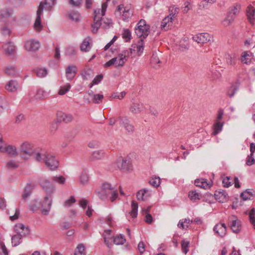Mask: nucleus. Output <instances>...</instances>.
I'll return each instance as SVG.
<instances>
[{
	"instance_id": "nucleus-56",
	"label": "nucleus",
	"mask_w": 255,
	"mask_h": 255,
	"mask_svg": "<svg viewBox=\"0 0 255 255\" xmlns=\"http://www.w3.org/2000/svg\"><path fill=\"white\" fill-rule=\"evenodd\" d=\"M245 46L247 48L250 46L255 47V36H253L251 38H249L245 42Z\"/></svg>"
},
{
	"instance_id": "nucleus-13",
	"label": "nucleus",
	"mask_w": 255,
	"mask_h": 255,
	"mask_svg": "<svg viewBox=\"0 0 255 255\" xmlns=\"http://www.w3.org/2000/svg\"><path fill=\"white\" fill-rule=\"evenodd\" d=\"M229 225L234 233H238L241 230V224L237 217L232 216L229 218Z\"/></svg>"
},
{
	"instance_id": "nucleus-12",
	"label": "nucleus",
	"mask_w": 255,
	"mask_h": 255,
	"mask_svg": "<svg viewBox=\"0 0 255 255\" xmlns=\"http://www.w3.org/2000/svg\"><path fill=\"white\" fill-rule=\"evenodd\" d=\"M192 39L198 43L203 44L211 41L212 37L208 33H202L193 36Z\"/></svg>"
},
{
	"instance_id": "nucleus-34",
	"label": "nucleus",
	"mask_w": 255,
	"mask_h": 255,
	"mask_svg": "<svg viewBox=\"0 0 255 255\" xmlns=\"http://www.w3.org/2000/svg\"><path fill=\"white\" fill-rule=\"evenodd\" d=\"M188 196L192 202H196L197 200L201 199L202 195L197 192L196 190H191L189 192Z\"/></svg>"
},
{
	"instance_id": "nucleus-19",
	"label": "nucleus",
	"mask_w": 255,
	"mask_h": 255,
	"mask_svg": "<svg viewBox=\"0 0 255 255\" xmlns=\"http://www.w3.org/2000/svg\"><path fill=\"white\" fill-rule=\"evenodd\" d=\"M24 47L27 51H35L39 49L40 44L38 41L30 39L25 42Z\"/></svg>"
},
{
	"instance_id": "nucleus-52",
	"label": "nucleus",
	"mask_w": 255,
	"mask_h": 255,
	"mask_svg": "<svg viewBox=\"0 0 255 255\" xmlns=\"http://www.w3.org/2000/svg\"><path fill=\"white\" fill-rule=\"evenodd\" d=\"M126 242V239L123 235H120L114 239V243L116 245H123Z\"/></svg>"
},
{
	"instance_id": "nucleus-55",
	"label": "nucleus",
	"mask_w": 255,
	"mask_h": 255,
	"mask_svg": "<svg viewBox=\"0 0 255 255\" xmlns=\"http://www.w3.org/2000/svg\"><path fill=\"white\" fill-rule=\"evenodd\" d=\"M249 219L251 223L255 229V209L252 208L249 213Z\"/></svg>"
},
{
	"instance_id": "nucleus-41",
	"label": "nucleus",
	"mask_w": 255,
	"mask_h": 255,
	"mask_svg": "<svg viewBox=\"0 0 255 255\" xmlns=\"http://www.w3.org/2000/svg\"><path fill=\"white\" fill-rule=\"evenodd\" d=\"M37 77L43 78L47 75V71L45 68H37L34 70Z\"/></svg>"
},
{
	"instance_id": "nucleus-36",
	"label": "nucleus",
	"mask_w": 255,
	"mask_h": 255,
	"mask_svg": "<svg viewBox=\"0 0 255 255\" xmlns=\"http://www.w3.org/2000/svg\"><path fill=\"white\" fill-rule=\"evenodd\" d=\"M235 18L228 13L226 17L222 21V24L224 26L227 27L231 24L235 20Z\"/></svg>"
},
{
	"instance_id": "nucleus-53",
	"label": "nucleus",
	"mask_w": 255,
	"mask_h": 255,
	"mask_svg": "<svg viewBox=\"0 0 255 255\" xmlns=\"http://www.w3.org/2000/svg\"><path fill=\"white\" fill-rule=\"evenodd\" d=\"M71 88V85L70 84L68 83L64 85V86L61 87L59 91L58 94L60 95H64L68 91H69Z\"/></svg>"
},
{
	"instance_id": "nucleus-54",
	"label": "nucleus",
	"mask_w": 255,
	"mask_h": 255,
	"mask_svg": "<svg viewBox=\"0 0 255 255\" xmlns=\"http://www.w3.org/2000/svg\"><path fill=\"white\" fill-rule=\"evenodd\" d=\"M126 95V92L125 91H123L121 93L114 92L111 95V98L113 99H118L119 100H121L125 97Z\"/></svg>"
},
{
	"instance_id": "nucleus-32",
	"label": "nucleus",
	"mask_w": 255,
	"mask_h": 255,
	"mask_svg": "<svg viewBox=\"0 0 255 255\" xmlns=\"http://www.w3.org/2000/svg\"><path fill=\"white\" fill-rule=\"evenodd\" d=\"M89 180V176L87 170H83L79 176L80 183L83 185H85L88 183Z\"/></svg>"
},
{
	"instance_id": "nucleus-18",
	"label": "nucleus",
	"mask_w": 255,
	"mask_h": 255,
	"mask_svg": "<svg viewBox=\"0 0 255 255\" xmlns=\"http://www.w3.org/2000/svg\"><path fill=\"white\" fill-rule=\"evenodd\" d=\"M14 230L17 235H19L22 237L28 235L29 233L28 228L20 223L17 224L15 226Z\"/></svg>"
},
{
	"instance_id": "nucleus-31",
	"label": "nucleus",
	"mask_w": 255,
	"mask_h": 255,
	"mask_svg": "<svg viewBox=\"0 0 255 255\" xmlns=\"http://www.w3.org/2000/svg\"><path fill=\"white\" fill-rule=\"evenodd\" d=\"M195 184L196 186L206 189L209 188L211 184L208 182L207 180L204 178L197 179L195 180Z\"/></svg>"
},
{
	"instance_id": "nucleus-3",
	"label": "nucleus",
	"mask_w": 255,
	"mask_h": 255,
	"mask_svg": "<svg viewBox=\"0 0 255 255\" xmlns=\"http://www.w3.org/2000/svg\"><path fill=\"white\" fill-rule=\"evenodd\" d=\"M97 196L101 200H105L111 194L110 197V201L113 202L119 196V194L116 187H113L112 185L109 183H104L101 186L100 191L96 192Z\"/></svg>"
},
{
	"instance_id": "nucleus-10",
	"label": "nucleus",
	"mask_w": 255,
	"mask_h": 255,
	"mask_svg": "<svg viewBox=\"0 0 255 255\" xmlns=\"http://www.w3.org/2000/svg\"><path fill=\"white\" fill-rule=\"evenodd\" d=\"M133 12L132 9L128 7H125L123 4L119 5L116 11V14L122 16L124 21H128L129 18L132 16Z\"/></svg>"
},
{
	"instance_id": "nucleus-62",
	"label": "nucleus",
	"mask_w": 255,
	"mask_h": 255,
	"mask_svg": "<svg viewBox=\"0 0 255 255\" xmlns=\"http://www.w3.org/2000/svg\"><path fill=\"white\" fill-rule=\"evenodd\" d=\"M76 53L75 48L73 46H68L65 50V54L68 56H73Z\"/></svg>"
},
{
	"instance_id": "nucleus-58",
	"label": "nucleus",
	"mask_w": 255,
	"mask_h": 255,
	"mask_svg": "<svg viewBox=\"0 0 255 255\" xmlns=\"http://www.w3.org/2000/svg\"><path fill=\"white\" fill-rule=\"evenodd\" d=\"M65 180V178L62 176H55L52 178L53 182H57L60 184H64Z\"/></svg>"
},
{
	"instance_id": "nucleus-29",
	"label": "nucleus",
	"mask_w": 255,
	"mask_h": 255,
	"mask_svg": "<svg viewBox=\"0 0 255 255\" xmlns=\"http://www.w3.org/2000/svg\"><path fill=\"white\" fill-rule=\"evenodd\" d=\"M253 53L250 51H244L241 55V61L244 64H249L251 62Z\"/></svg>"
},
{
	"instance_id": "nucleus-11",
	"label": "nucleus",
	"mask_w": 255,
	"mask_h": 255,
	"mask_svg": "<svg viewBox=\"0 0 255 255\" xmlns=\"http://www.w3.org/2000/svg\"><path fill=\"white\" fill-rule=\"evenodd\" d=\"M117 163L118 167L123 171L130 172L132 170V165L130 158H119Z\"/></svg>"
},
{
	"instance_id": "nucleus-26",
	"label": "nucleus",
	"mask_w": 255,
	"mask_h": 255,
	"mask_svg": "<svg viewBox=\"0 0 255 255\" xmlns=\"http://www.w3.org/2000/svg\"><path fill=\"white\" fill-rule=\"evenodd\" d=\"M247 15L250 22L252 24L255 23V9L252 6L249 5L247 9Z\"/></svg>"
},
{
	"instance_id": "nucleus-48",
	"label": "nucleus",
	"mask_w": 255,
	"mask_h": 255,
	"mask_svg": "<svg viewBox=\"0 0 255 255\" xmlns=\"http://www.w3.org/2000/svg\"><path fill=\"white\" fill-rule=\"evenodd\" d=\"M192 222L189 219H185L184 221L180 220L177 226L179 228L185 229L188 228V224Z\"/></svg>"
},
{
	"instance_id": "nucleus-39",
	"label": "nucleus",
	"mask_w": 255,
	"mask_h": 255,
	"mask_svg": "<svg viewBox=\"0 0 255 255\" xmlns=\"http://www.w3.org/2000/svg\"><path fill=\"white\" fill-rule=\"evenodd\" d=\"M32 191V186L30 184H27L24 190V192L22 195V198L26 200L29 197Z\"/></svg>"
},
{
	"instance_id": "nucleus-49",
	"label": "nucleus",
	"mask_w": 255,
	"mask_h": 255,
	"mask_svg": "<svg viewBox=\"0 0 255 255\" xmlns=\"http://www.w3.org/2000/svg\"><path fill=\"white\" fill-rule=\"evenodd\" d=\"M149 183L154 187H158L160 184V178L159 177H152Z\"/></svg>"
},
{
	"instance_id": "nucleus-64",
	"label": "nucleus",
	"mask_w": 255,
	"mask_h": 255,
	"mask_svg": "<svg viewBox=\"0 0 255 255\" xmlns=\"http://www.w3.org/2000/svg\"><path fill=\"white\" fill-rule=\"evenodd\" d=\"M189 242L188 241L184 240L182 241L181 243V247L183 253L186 254L189 251L188 247H189Z\"/></svg>"
},
{
	"instance_id": "nucleus-20",
	"label": "nucleus",
	"mask_w": 255,
	"mask_h": 255,
	"mask_svg": "<svg viewBox=\"0 0 255 255\" xmlns=\"http://www.w3.org/2000/svg\"><path fill=\"white\" fill-rule=\"evenodd\" d=\"M77 68L74 65L68 66L65 70L66 77L68 81H71L76 75Z\"/></svg>"
},
{
	"instance_id": "nucleus-23",
	"label": "nucleus",
	"mask_w": 255,
	"mask_h": 255,
	"mask_svg": "<svg viewBox=\"0 0 255 255\" xmlns=\"http://www.w3.org/2000/svg\"><path fill=\"white\" fill-rule=\"evenodd\" d=\"M237 56L234 52L227 53L225 55L226 62L228 65L234 66L236 63Z\"/></svg>"
},
{
	"instance_id": "nucleus-30",
	"label": "nucleus",
	"mask_w": 255,
	"mask_h": 255,
	"mask_svg": "<svg viewBox=\"0 0 255 255\" xmlns=\"http://www.w3.org/2000/svg\"><path fill=\"white\" fill-rule=\"evenodd\" d=\"M48 94L42 89H38L35 93L34 99L36 101L43 100L47 98Z\"/></svg>"
},
{
	"instance_id": "nucleus-21",
	"label": "nucleus",
	"mask_w": 255,
	"mask_h": 255,
	"mask_svg": "<svg viewBox=\"0 0 255 255\" xmlns=\"http://www.w3.org/2000/svg\"><path fill=\"white\" fill-rule=\"evenodd\" d=\"M213 230L218 236L223 237L226 234L227 227L224 223L217 224L214 226Z\"/></svg>"
},
{
	"instance_id": "nucleus-60",
	"label": "nucleus",
	"mask_w": 255,
	"mask_h": 255,
	"mask_svg": "<svg viewBox=\"0 0 255 255\" xmlns=\"http://www.w3.org/2000/svg\"><path fill=\"white\" fill-rule=\"evenodd\" d=\"M252 197V193L248 190H246L245 192H243L241 194V197L243 199V200H250Z\"/></svg>"
},
{
	"instance_id": "nucleus-5",
	"label": "nucleus",
	"mask_w": 255,
	"mask_h": 255,
	"mask_svg": "<svg viewBox=\"0 0 255 255\" xmlns=\"http://www.w3.org/2000/svg\"><path fill=\"white\" fill-rule=\"evenodd\" d=\"M128 55V51L124 50L122 53L119 54L117 57L111 59L107 62L105 64V66L109 67L112 65H115L116 67H122L127 61Z\"/></svg>"
},
{
	"instance_id": "nucleus-15",
	"label": "nucleus",
	"mask_w": 255,
	"mask_h": 255,
	"mask_svg": "<svg viewBox=\"0 0 255 255\" xmlns=\"http://www.w3.org/2000/svg\"><path fill=\"white\" fill-rule=\"evenodd\" d=\"M120 121V125L123 126L129 133H132L134 130V126L130 123L127 117H119L118 118Z\"/></svg>"
},
{
	"instance_id": "nucleus-57",
	"label": "nucleus",
	"mask_w": 255,
	"mask_h": 255,
	"mask_svg": "<svg viewBox=\"0 0 255 255\" xmlns=\"http://www.w3.org/2000/svg\"><path fill=\"white\" fill-rule=\"evenodd\" d=\"M103 78V75L102 74H100L97 75L95 78L92 81L91 83L90 88H91L94 85H97L101 82Z\"/></svg>"
},
{
	"instance_id": "nucleus-25",
	"label": "nucleus",
	"mask_w": 255,
	"mask_h": 255,
	"mask_svg": "<svg viewBox=\"0 0 255 255\" xmlns=\"http://www.w3.org/2000/svg\"><path fill=\"white\" fill-rule=\"evenodd\" d=\"M5 87L8 91L14 92L20 88V86L16 81L11 80L7 83Z\"/></svg>"
},
{
	"instance_id": "nucleus-50",
	"label": "nucleus",
	"mask_w": 255,
	"mask_h": 255,
	"mask_svg": "<svg viewBox=\"0 0 255 255\" xmlns=\"http://www.w3.org/2000/svg\"><path fill=\"white\" fill-rule=\"evenodd\" d=\"M135 48L136 49H134V50L137 51L138 55H140L143 52L144 49V43L142 38L139 40L137 45Z\"/></svg>"
},
{
	"instance_id": "nucleus-63",
	"label": "nucleus",
	"mask_w": 255,
	"mask_h": 255,
	"mask_svg": "<svg viewBox=\"0 0 255 255\" xmlns=\"http://www.w3.org/2000/svg\"><path fill=\"white\" fill-rule=\"evenodd\" d=\"M5 72L7 74L12 76H17V72L15 70V69L14 67L12 66L6 68L5 70Z\"/></svg>"
},
{
	"instance_id": "nucleus-35",
	"label": "nucleus",
	"mask_w": 255,
	"mask_h": 255,
	"mask_svg": "<svg viewBox=\"0 0 255 255\" xmlns=\"http://www.w3.org/2000/svg\"><path fill=\"white\" fill-rule=\"evenodd\" d=\"M57 116L59 120L62 121L66 123L70 122L73 119L72 115L61 112L58 113Z\"/></svg>"
},
{
	"instance_id": "nucleus-51",
	"label": "nucleus",
	"mask_w": 255,
	"mask_h": 255,
	"mask_svg": "<svg viewBox=\"0 0 255 255\" xmlns=\"http://www.w3.org/2000/svg\"><path fill=\"white\" fill-rule=\"evenodd\" d=\"M80 13L77 11H73L69 14V18L74 21H78L80 19Z\"/></svg>"
},
{
	"instance_id": "nucleus-28",
	"label": "nucleus",
	"mask_w": 255,
	"mask_h": 255,
	"mask_svg": "<svg viewBox=\"0 0 255 255\" xmlns=\"http://www.w3.org/2000/svg\"><path fill=\"white\" fill-rule=\"evenodd\" d=\"M4 52L7 55L13 54L15 51V47L13 43L8 42L3 45Z\"/></svg>"
},
{
	"instance_id": "nucleus-61",
	"label": "nucleus",
	"mask_w": 255,
	"mask_h": 255,
	"mask_svg": "<svg viewBox=\"0 0 255 255\" xmlns=\"http://www.w3.org/2000/svg\"><path fill=\"white\" fill-rule=\"evenodd\" d=\"M0 31L3 35H9L11 33L10 29L7 25H3L0 28Z\"/></svg>"
},
{
	"instance_id": "nucleus-33",
	"label": "nucleus",
	"mask_w": 255,
	"mask_h": 255,
	"mask_svg": "<svg viewBox=\"0 0 255 255\" xmlns=\"http://www.w3.org/2000/svg\"><path fill=\"white\" fill-rule=\"evenodd\" d=\"M91 39L90 37L85 38L81 45V50L82 51L87 52L91 49L90 41Z\"/></svg>"
},
{
	"instance_id": "nucleus-37",
	"label": "nucleus",
	"mask_w": 255,
	"mask_h": 255,
	"mask_svg": "<svg viewBox=\"0 0 255 255\" xmlns=\"http://www.w3.org/2000/svg\"><path fill=\"white\" fill-rule=\"evenodd\" d=\"M241 5L240 4H236L235 5L231 7L230 10L228 12L229 14L233 15L235 18L237 15L239 13L241 9Z\"/></svg>"
},
{
	"instance_id": "nucleus-7",
	"label": "nucleus",
	"mask_w": 255,
	"mask_h": 255,
	"mask_svg": "<svg viewBox=\"0 0 255 255\" xmlns=\"http://www.w3.org/2000/svg\"><path fill=\"white\" fill-rule=\"evenodd\" d=\"M0 151L2 153H6L11 157H15L17 155L16 147L12 145L6 144L3 141L1 134H0Z\"/></svg>"
},
{
	"instance_id": "nucleus-8",
	"label": "nucleus",
	"mask_w": 255,
	"mask_h": 255,
	"mask_svg": "<svg viewBox=\"0 0 255 255\" xmlns=\"http://www.w3.org/2000/svg\"><path fill=\"white\" fill-rule=\"evenodd\" d=\"M52 205V197L46 195L42 201H40V209L42 214L47 216L49 214Z\"/></svg>"
},
{
	"instance_id": "nucleus-47",
	"label": "nucleus",
	"mask_w": 255,
	"mask_h": 255,
	"mask_svg": "<svg viewBox=\"0 0 255 255\" xmlns=\"http://www.w3.org/2000/svg\"><path fill=\"white\" fill-rule=\"evenodd\" d=\"M40 202L37 200L33 201L29 205V209L32 212H35L40 209Z\"/></svg>"
},
{
	"instance_id": "nucleus-22",
	"label": "nucleus",
	"mask_w": 255,
	"mask_h": 255,
	"mask_svg": "<svg viewBox=\"0 0 255 255\" xmlns=\"http://www.w3.org/2000/svg\"><path fill=\"white\" fill-rule=\"evenodd\" d=\"M151 196V191L143 189L139 190L136 194V197L138 200L145 201Z\"/></svg>"
},
{
	"instance_id": "nucleus-38",
	"label": "nucleus",
	"mask_w": 255,
	"mask_h": 255,
	"mask_svg": "<svg viewBox=\"0 0 255 255\" xmlns=\"http://www.w3.org/2000/svg\"><path fill=\"white\" fill-rule=\"evenodd\" d=\"M105 156V152L103 150H96L94 151L91 155L92 160H100L102 159Z\"/></svg>"
},
{
	"instance_id": "nucleus-24",
	"label": "nucleus",
	"mask_w": 255,
	"mask_h": 255,
	"mask_svg": "<svg viewBox=\"0 0 255 255\" xmlns=\"http://www.w3.org/2000/svg\"><path fill=\"white\" fill-rule=\"evenodd\" d=\"M215 198L216 200L221 203L225 202L228 198V195L224 191H216Z\"/></svg>"
},
{
	"instance_id": "nucleus-43",
	"label": "nucleus",
	"mask_w": 255,
	"mask_h": 255,
	"mask_svg": "<svg viewBox=\"0 0 255 255\" xmlns=\"http://www.w3.org/2000/svg\"><path fill=\"white\" fill-rule=\"evenodd\" d=\"M19 166L18 163L14 160H10L5 163V167L9 170L13 169Z\"/></svg>"
},
{
	"instance_id": "nucleus-16",
	"label": "nucleus",
	"mask_w": 255,
	"mask_h": 255,
	"mask_svg": "<svg viewBox=\"0 0 255 255\" xmlns=\"http://www.w3.org/2000/svg\"><path fill=\"white\" fill-rule=\"evenodd\" d=\"M43 11V7L41 3L38 6V9L37 10L36 13V18L35 19V22L34 23L33 26L34 29L37 31H39L41 30L42 28V26L41 24V15Z\"/></svg>"
},
{
	"instance_id": "nucleus-27",
	"label": "nucleus",
	"mask_w": 255,
	"mask_h": 255,
	"mask_svg": "<svg viewBox=\"0 0 255 255\" xmlns=\"http://www.w3.org/2000/svg\"><path fill=\"white\" fill-rule=\"evenodd\" d=\"M12 14L11 10L8 8L0 11V22H6Z\"/></svg>"
},
{
	"instance_id": "nucleus-44",
	"label": "nucleus",
	"mask_w": 255,
	"mask_h": 255,
	"mask_svg": "<svg viewBox=\"0 0 255 255\" xmlns=\"http://www.w3.org/2000/svg\"><path fill=\"white\" fill-rule=\"evenodd\" d=\"M223 125L224 123L216 122V123L213 126L214 131L213 132V134L214 135H216L218 134L220 131H221L222 130Z\"/></svg>"
},
{
	"instance_id": "nucleus-14",
	"label": "nucleus",
	"mask_w": 255,
	"mask_h": 255,
	"mask_svg": "<svg viewBox=\"0 0 255 255\" xmlns=\"http://www.w3.org/2000/svg\"><path fill=\"white\" fill-rule=\"evenodd\" d=\"M177 13H178V10L175 8L174 12H172L168 16L165 17L161 21V29L164 30H168L170 24L172 22L173 18H174Z\"/></svg>"
},
{
	"instance_id": "nucleus-46",
	"label": "nucleus",
	"mask_w": 255,
	"mask_h": 255,
	"mask_svg": "<svg viewBox=\"0 0 255 255\" xmlns=\"http://www.w3.org/2000/svg\"><path fill=\"white\" fill-rule=\"evenodd\" d=\"M111 232V230H105L103 235L105 243L107 245L108 247H109L110 245V243L109 239L112 238L110 237Z\"/></svg>"
},
{
	"instance_id": "nucleus-1",
	"label": "nucleus",
	"mask_w": 255,
	"mask_h": 255,
	"mask_svg": "<svg viewBox=\"0 0 255 255\" xmlns=\"http://www.w3.org/2000/svg\"><path fill=\"white\" fill-rule=\"evenodd\" d=\"M107 6V2H104L102 4L101 8H97L94 10V20L95 23L92 25L93 33H96L100 27L106 29L113 26L112 19L107 18H102L105 14Z\"/></svg>"
},
{
	"instance_id": "nucleus-40",
	"label": "nucleus",
	"mask_w": 255,
	"mask_h": 255,
	"mask_svg": "<svg viewBox=\"0 0 255 255\" xmlns=\"http://www.w3.org/2000/svg\"><path fill=\"white\" fill-rule=\"evenodd\" d=\"M22 237L19 235H14L11 237V244L13 247L19 245L22 242Z\"/></svg>"
},
{
	"instance_id": "nucleus-45",
	"label": "nucleus",
	"mask_w": 255,
	"mask_h": 255,
	"mask_svg": "<svg viewBox=\"0 0 255 255\" xmlns=\"http://www.w3.org/2000/svg\"><path fill=\"white\" fill-rule=\"evenodd\" d=\"M85 250V248L84 245L80 244L75 249L74 255H86Z\"/></svg>"
},
{
	"instance_id": "nucleus-2",
	"label": "nucleus",
	"mask_w": 255,
	"mask_h": 255,
	"mask_svg": "<svg viewBox=\"0 0 255 255\" xmlns=\"http://www.w3.org/2000/svg\"><path fill=\"white\" fill-rule=\"evenodd\" d=\"M35 160L44 163L46 167L52 171L55 170L59 166V161L53 154L43 151L36 154Z\"/></svg>"
},
{
	"instance_id": "nucleus-42",
	"label": "nucleus",
	"mask_w": 255,
	"mask_h": 255,
	"mask_svg": "<svg viewBox=\"0 0 255 255\" xmlns=\"http://www.w3.org/2000/svg\"><path fill=\"white\" fill-rule=\"evenodd\" d=\"M138 204L134 201L131 203V210L129 213V214L131 218H135L137 215Z\"/></svg>"
},
{
	"instance_id": "nucleus-59",
	"label": "nucleus",
	"mask_w": 255,
	"mask_h": 255,
	"mask_svg": "<svg viewBox=\"0 0 255 255\" xmlns=\"http://www.w3.org/2000/svg\"><path fill=\"white\" fill-rule=\"evenodd\" d=\"M104 98V96L102 94H95L93 95V97L92 98V101L95 104H99L100 102Z\"/></svg>"
},
{
	"instance_id": "nucleus-4",
	"label": "nucleus",
	"mask_w": 255,
	"mask_h": 255,
	"mask_svg": "<svg viewBox=\"0 0 255 255\" xmlns=\"http://www.w3.org/2000/svg\"><path fill=\"white\" fill-rule=\"evenodd\" d=\"M19 152L21 157L24 159H27L32 156L35 160V155L37 153L41 151L36 150L32 143L24 141L21 143L19 147Z\"/></svg>"
},
{
	"instance_id": "nucleus-17",
	"label": "nucleus",
	"mask_w": 255,
	"mask_h": 255,
	"mask_svg": "<svg viewBox=\"0 0 255 255\" xmlns=\"http://www.w3.org/2000/svg\"><path fill=\"white\" fill-rule=\"evenodd\" d=\"M145 109L144 105L139 102H135L132 103L129 107V111L134 114L142 112Z\"/></svg>"
},
{
	"instance_id": "nucleus-9",
	"label": "nucleus",
	"mask_w": 255,
	"mask_h": 255,
	"mask_svg": "<svg viewBox=\"0 0 255 255\" xmlns=\"http://www.w3.org/2000/svg\"><path fill=\"white\" fill-rule=\"evenodd\" d=\"M39 182L43 190L45 192L46 195L52 196V195L55 191V188L53 184L45 178H41Z\"/></svg>"
},
{
	"instance_id": "nucleus-6",
	"label": "nucleus",
	"mask_w": 255,
	"mask_h": 255,
	"mask_svg": "<svg viewBox=\"0 0 255 255\" xmlns=\"http://www.w3.org/2000/svg\"><path fill=\"white\" fill-rule=\"evenodd\" d=\"M149 29V26L144 19H141L137 23V27L135 28V33L138 37L143 39L148 36Z\"/></svg>"
}]
</instances>
